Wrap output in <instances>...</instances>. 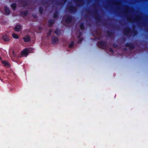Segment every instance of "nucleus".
<instances>
[{"label": "nucleus", "instance_id": "nucleus-5", "mask_svg": "<svg viewBox=\"0 0 148 148\" xmlns=\"http://www.w3.org/2000/svg\"><path fill=\"white\" fill-rule=\"evenodd\" d=\"M23 39L25 42H28L30 38L29 36H26L23 38Z\"/></svg>", "mask_w": 148, "mask_h": 148}, {"label": "nucleus", "instance_id": "nucleus-1", "mask_svg": "<svg viewBox=\"0 0 148 148\" xmlns=\"http://www.w3.org/2000/svg\"><path fill=\"white\" fill-rule=\"evenodd\" d=\"M31 48L26 49H24L21 52L22 55L23 56H26L29 53L32 52L31 51Z\"/></svg>", "mask_w": 148, "mask_h": 148}, {"label": "nucleus", "instance_id": "nucleus-10", "mask_svg": "<svg viewBox=\"0 0 148 148\" xmlns=\"http://www.w3.org/2000/svg\"><path fill=\"white\" fill-rule=\"evenodd\" d=\"M55 32L58 35H59L61 31L58 30H56L55 31Z\"/></svg>", "mask_w": 148, "mask_h": 148}, {"label": "nucleus", "instance_id": "nucleus-9", "mask_svg": "<svg viewBox=\"0 0 148 148\" xmlns=\"http://www.w3.org/2000/svg\"><path fill=\"white\" fill-rule=\"evenodd\" d=\"M16 3H13L11 5V7L12 9V10H14L16 7Z\"/></svg>", "mask_w": 148, "mask_h": 148}, {"label": "nucleus", "instance_id": "nucleus-6", "mask_svg": "<svg viewBox=\"0 0 148 148\" xmlns=\"http://www.w3.org/2000/svg\"><path fill=\"white\" fill-rule=\"evenodd\" d=\"M12 36V37L14 38L18 39L19 38L18 36L14 33H13Z\"/></svg>", "mask_w": 148, "mask_h": 148}, {"label": "nucleus", "instance_id": "nucleus-8", "mask_svg": "<svg viewBox=\"0 0 148 148\" xmlns=\"http://www.w3.org/2000/svg\"><path fill=\"white\" fill-rule=\"evenodd\" d=\"M58 41V39L56 37L54 39H53L52 41L53 43L55 44L57 43V42Z\"/></svg>", "mask_w": 148, "mask_h": 148}, {"label": "nucleus", "instance_id": "nucleus-11", "mask_svg": "<svg viewBox=\"0 0 148 148\" xmlns=\"http://www.w3.org/2000/svg\"><path fill=\"white\" fill-rule=\"evenodd\" d=\"M72 45H71V44H70V45H69V47H72Z\"/></svg>", "mask_w": 148, "mask_h": 148}, {"label": "nucleus", "instance_id": "nucleus-4", "mask_svg": "<svg viewBox=\"0 0 148 148\" xmlns=\"http://www.w3.org/2000/svg\"><path fill=\"white\" fill-rule=\"evenodd\" d=\"M3 39L6 41H8L10 40V39L6 35H4L2 38Z\"/></svg>", "mask_w": 148, "mask_h": 148}, {"label": "nucleus", "instance_id": "nucleus-7", "mask_svg": "<svg viewBox=\"0 0 148 148\" xmlns=\"http://www.w3.org/2000/svg\"><path fill=\"white\" fill-rule=\"evenodd\" d=\"M5 12L6 14H8L10 13V10L9 9L6 7L5 8Z\"/></svg>", "mask_w": 148, "mask_h": 148}, {"label": "nucleus", "instance_id": "nucleus-2", "mask_svg": "<svg viewBox=\"0 0 148 148\" xmlns=\"http://www.w3.org/2000/svg\"><path fill=\"white\" fill-rule=\"evenodd\" d=\"M2 63L3 64L7 67H10V64L7 61H3Z\"/></svg>", "mask_w": 148, "mask_h": 148}, {"label": "nucleus", "instance_id": "nucleus-3", "mask_svg": "<svg viewBox=\"0 0 148 148\" xmlns=\"http://www.w3.org/2000/svg\"><path fill=\"white\" fill-rule=\"evenodd\" d=\"M21 29V26L18 25H16L14 29V30L16 32H18Z\"/></svg>", "mask_w": 148, "mask_h": 148}]
</instances>
